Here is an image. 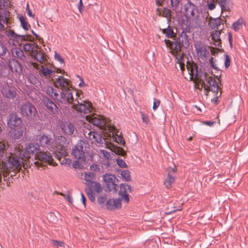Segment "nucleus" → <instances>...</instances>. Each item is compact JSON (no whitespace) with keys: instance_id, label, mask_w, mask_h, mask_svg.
Returning <instances> with one entry per match:
<instances>
[{"instance_id":"55","label":"nucleus","mask_w":248,"mask_h":248,"mask_svg":"<svg viewBox=\"0 0 248 248\" xmlns=\"http://www.w3.org/2000/svg\"><path fill=\"white\" fill-rule=\"evenodd\" d=\"M160 104V101L156 98H154L153 106V110H155L157 109V108L159 107Z\"/></svg>"},{"instance_id":"44","label":"nucleus","mask_w":248,"mask_h":248,"mask_svg":"<svg viewBox=\"0 0 248 248\" xmlns=\"http://www.w3.org/2000/svg\"><path fill=\"white\" fill-rule=\"evenodd\" d=\"M34 59L38 62H42L44 61V56L43 53H39L34 55Z\"/></svg>"},{"instance_id":"59","label":"nucleus","mask_w":248,"mask_h":248,"mask_svg":"<svg viewBox=\"0 0 248 248\" xmlns=\"http://www.w3.org/2000/svg\"><path fill=\"white\" fill-rule=\"evenodd\" d=\"M179 3L180 0H170L171 5L175 8L178 7Z\"/></svg>"},{"instance_id":"30","label":"nucleus","mask_w":248,"mask_h":248,"mask_svg":"<svg viewBox=\"0 0 248 248\" xmlns=\"http://www.w3.org/2000/svg\"><path fill=\"white\" fill-rule=\"evenodd\" d=\"M221 34V32L219 31H213L212 34H211L212 39L216 43H218L217 45L214 44L216 46H218L219 44V42L220 41V36Z\"/></svg>"},{"instance_id":"54","label":"nucleus","mask_w":248,"mask_h":248,"mask_svg":"<svg viewBox=\"0 0 248 248\" xmlns=\"http://www.w3.org/2000/svg\"><path fill=\"white\" fill-rule=\"evenodd\" d=\"M117 165L121 168H125L127 165L125 162L122 159L118 158L116 160Z\"/></svg>"},{"instance_id":"25","label":"nucleus","mask_w":248,"mask_h":248,"mask_svg":"<svg viewBox=\"0 0 248 248\" xmlns=\"http://www.w3.org/2000/svg\"><path fill=\"white\" fill-rule=\"evenodd\" d=\"M61 128L63 132L69 135L73 134L75 130L74 125L69 122H65L62 124Z\"/></svg>"},{"instance_id":"31","label":"nucleus","mask_w":248,"mask_h":248,"mask_svg":"<svg viewBox=\"0 0 248 248\" xmlns=\"http://www.w3.org/2000/svg\"><path fill=\"white\" fill-rule=\"evenodd\" d=\"M93 188L92 187H89L88 188H85L86 193L87 194L88 198L92 202H94L95 201V195L93 192Z\"/></svg>"},{"instance_id":"10","label":"nucleus","mask_w":248,"mask_h":248,"mask_svg":"<svg viewBox=\"0 0 248 248\" xmlns=\"http://www.w3.org/2000/svg\"><path fill=\"white\" fill-rule=\"evenodd\" d=\"M185 15L189 20L195 21L198 17V9L191 1H187L184 5Z\"/></svg>"},{"instance_id":"42","label":"nucleus","mask_w":248,"mask_h":248,"mask_svg":"<svg viewBox=\"0 0 248 248\" xmlns=\"http://www.w3.org/2000/svg\"><path fill=\"white\" fill-rule=\"evenodd\" d=\"M53 73V71L47 67L43 68L42 69V73L44 77H47Z\"/></svg>"},{"instance_id":"1","label":"nucleus","mask_w":248,"mask_h":248,"mask_svg":"<svg viewBox=\"0 0 248 248\" xmlns=\"http://www.w3.org/2000/svg\"><path fill=\"white\" fill-rule=\"evenodd\" d=\"M40 150L38 143L29 142L25 144L22 153L20 151L16 152V154H11L8 161L5 163V166L13 170H19L22 167L25 169L31 167L32 164L29 159L31 155H36Z\"/></svg>"},{"instance_id":"26","label":"nucleus","mask_w":248,"mask_h":248,"mask_svg":"<svg viewBox=\"0 0 248 248\" xmlns=\"http://www.w3.org/2000/svg\"><path fill=\"white\" fill-rule=\"evenodd\" d=\"M92 123L93 125L97 126L102 129L105 126L106 123L105 120L100 117L93 118Z\"/></svg>"},{"instance_id":"43","label":"nucleus","mask_w":248,"mask_h":248,"mask_svg":"<svg viewBox=\"0 0 248 248\" xmlns=\"http://www.w3.org/2000/svg\"><path fill=\"white\" fill-rule=\"evenodd\" d=\"M6 35L9 37H11L17 40L19 37V35L15 33L14 31L10 30L6 32Z\"/></svg>"},{"instance_id":"47","label":"nucleus","mask_w":248,"mask_h":248,"mask_svg":"<svg viewBox=\"0 0 248 248\" xmlns=\"http://www.w3.org/2000/svg\"><path fill=\"white\" fill-rule=\"evenodd\" d=\"M198 68L197 66L193 67L190 71V75L192 78H197L198 76Z\"/></svg>"},{"instance_id":"6","label":"nucleus","mask_w":248,"mask_h":248,"mask_svg":"<svg viewBox=\"0 0 248 248\" xmlns=\"http://www.w3.org/2000/svg\"><path fill=\"white\" fill-rule=\"evenodd\" d=\"M89 149V144L85 140H79L73 147L72 155L75 159L84 161L86 160L85 153L88 152Z\"/></svg>"},{"instance_id":"33","label":"nucleus","mask_w":248,"mask_h":248,"mask_svg":"<svg viewBox=\"0 0 248 248\" xmlns=\"http://www.w3.org/2000/svg\"><path fill=\"white\" fill-rule=\"evenodd\" d=\"M221 19L218 17L213 18L210 21V25L212 29L217 28L221 24Z\"/></svg>"},{"instance_id":"36","label":"nucleus","mask_w":248,"mask_h":248,"mask_svg":"<svg viewBox=\"0 0 248 248\" xmlns=\"http://www.w3.org/2000/svg\"><path fill=\"white\" fill-rule=\"evenodd\" d=\"M121 176L126 181H129L131 180L130 172L128 170H123L121 173Z\"/></svg>"},{"instance_id":"5","label":"nucleus","mask_w":248,"mask_h":248,"mask_svg":"<svg viewBox=\"0 0 248 248\" xmlns=\"http://www.w3.org/2000/svg\"><path fill=\"white\" fill-rule=\"evenodd\" d=\"M21 116L29 121H33L37 114L35 107L30 101H26L18 107Z\"/></svg>"},{"instance_id":"15","label":"nucleus","mask_w":248,"mask_h":248,"mask_svg":"<svg viewBox=\"0 0 248 248\" xmlns=\"http://www.w3.org/2000/svg\"><path fill=\"white\" fill-rule=\"evenodd\" d=\"M42 102L49 112L53 114L59 113V109L57 105L49 97L47 96H43Z\"/></svg>"},{"instance_id":"7","label":"nucleus","mask_w":248,"mask_h":248,"mask_svg":"<svg viewBox=\"0 0 248 248\" xmlns=\"http://www.w3.org/2000/svg\"><path fill=\"white\" fill-rule=\"evenodd\" d=\"M59 101V103L70 105L71 107L78 104V101L74 99L72 90L69 88H64L61 90V97H60Z\"/></svg>"},{"instance_id":"48","label":"nucleus","mask_w":248,"mask_h":248,"mask_svg":"<svg viewBox=\"0 0 248 248\" xmlns=\"http://www.w3.org/2000/svg\"><path fill=\"white\" fill-rule=\"evenodd\" d=\"M7 49L4 45L0 41V56H3L6 52Z\"/></svg>"},{"instance_id":"29","label":"nucleus","mask_w":248,"mask_h":248,"mask_svg":"<svg viewBox=\"0 0 248 248\" xmlns=\"http://www.w3.org/2000/svg\"><path fill=\"white\" fill-rule=\"evenodd\" d=\"M243 23L244 19L242 18H240L232 24V28L235 31H237L240 29L242 28Z\"/></svg>"},{"instance_id":"3","label":"nucleus","mask_w":248,"mask_h":248,"mask_svg":"<svg viewBox=\"0 0 248 248\" xmlns=\"http://www.w3.org/2000/svg\"><path fill=\"white\" fill-rule=\"evenodd\" d=\"M132 192V189L130 186L122 184L120 185V189L119 191V195L120 198H112L108 199L106 202V207L108 210H112L121 207V201L128 203L129 202L128 193Z\"/></svg>"},{"instance_id":"50","label":"nucleus","mask_w":248,"mask_h":248,"mask_svg":"<svg viewBox=\"0 0 248 248\" xmlns=\"http://www.w3.org/2000/svg\"><path fill=\"white\" fill-rule=\"evenodd\" d=\"M7 19L6 17H0V31H2L4 30V25L3 24L5 22H7Z\"/></svg>"},{"instance_id":"49","label":"nucleus","mask_w":248,"mask_h":248,"mask_svg":"<svg viewBox=\"0 0 248 248\" xmlns=\"http://www.w3.org/2000/svg\"><path fill=\"white\" fill-rule=\"evenodd\" d=\"M167 171L168 172V175H173V173H175L176 172V167L175 166L174 167H169L167 169Z\"/></svg>"},{"instance_id":"45","label":"nucleus","mask_w":248,"mask_h":248,"mask_svg":"<svg viewBox=\"0 0 248 248\" xmlns=\"http://www.w3.org/2000/svg\"><path fill=\"white\" fill-rule=\"evenodd\" d=\"M175 60L176 62L179 65L183 64V63H184V60L183 58V55L182 54L175 55Z\"/></svg>"},{"instance_id":"32","label":"nucleus","mask_w":248,"mask_h":248,"mask_svg":"<svg viewBox=\"0 0 248 248\" xmlns=\"http://www.w3.org/2000/svg\"><path fill=\"white\" fill-rule=\"evenodd\" d=\"M175 179V176L174 175H168L167 180L165 181L164 184L166 187L168 188L170 187L171 185L174 183Z\"/></svg>"},{"instance_id":"11","label":"nucleus","mask_w":248,"mask_h":248,"mask_svg":"<svg viewBox=\"0 0 248 248\" xmlns=\"http://www.w3.org/2000/svg\"><path fill=\"white\" fill-rule=\"evenodd\" d=\"M95 177V174L93 172L85 173L84 175L85 184L89 187L93 188L96 192L99 193L102 191V188L99 183L93 181Z\"/></svg>"},{"instance_id":"9","label":"nucleus","mask_w":248,"mask_h":248,"mask_svg":"<svg viewBox=\"0 0 248 248\" xmlns=\"http://www.w3.org/2000/svg\"><path fill=\"white\" fill-rule=\"evenodd\" d=\"M38 141V144L40 147L53 152V146L54 142L55 141V136H52L47 134H43L39 136Z\"/></svg>"},{"instance_id":"39","label":"nucleus","mask_w":248,"mask_h":248,"mask_svg":"<svg viewBox=\"0 0 248 248\" xmlns=\"http://www.w3.org/2000/svg\"><path fill=\"white\" fill-rule=\"evenodd\" d=\"M51 243L52 245L55 246L57 248L59 247L64 248L65 244L62 241H57L55 240H51Z\"/></svg>"},{"instance_id":"4","label":"nucleus","mask_w":248,"mask_h":248,"mask_svg":"<svg viewBox=\"0 0 248 248\" xmlns=\"http://www.w3.org/2000/svg\"><path fill=\"white\" fill-rule=\"evenodd\" d=\"M7 121V124L11 130L12 137L15 139H19L24 133L21 118L16 114L10 113Z\"/></svg>"},{"instance_id":"24","label":"nucleus","mask_w":248,"mask_h":248,"mask_svg":"<svg viewBox=\"0 0 248 248\" xmlns=\"http://www.w3.org/2000/svg\"><path fill=\"white\" fill-rule=\"evenodd\" d=\"M179 44L185 48H187L189 46V43L188 39V36L186 33L182 31L177 39Z\"/></svg>"},{"instance_id":"60","label":"nucleus","mask_w":248,"mask_h":248,"mask_svg":"<svg viewBox=\"0 0 248 248\" xmlns=\"http://www.w3.org/2000/svg\"><path fill=\"white\" fill-rule=\"evenodd\" d=\"M13 178L9 177H7V176L4 175V181L7 184V185L8 186L11 183H13Z\"/></svg>"},{"instance_id":"8","label":"nucleus","mask_w":248,"mask_h":248,"mask_svg":"<svg viewBox=\"0 0 248 248\" xmlns=\"http://www.w3.org/2000/svg\"><path fill=\"white\" fill-rule=\"evenodd\" d=\"M67 143V139L64 137L62 136H55L53 152L54 153L58 152L61 155H64Z\"/></svg>"},{"instance_id":"40","label":"nucleus","mask_w":248,"mask_h":248,"mask_svg":"<svg viewBox=\"0 0 248 248\" xmlns=\"http://www.w3.org/2000/svg\"><path fill=\"white\" fill-rule=\"evenodd\" d=\"M56 90L53 87L51 86H47L46 88V94L49 97V98H51L52 96V95Z\"/></svg>"},{"instance_id":"62","label":"nucleus","mask_w":248,"mask_h":248,"mask_svg":"<svg viewBox=\"0 0 248 248\" xmlns=\"http://www.w3.org/2000/svg\"><path fill=\"white\" fill-rule=\"evenodd\" d=\"M26 9V10L27 11V14H28V15L29 16H30V17H34V15H33L32 14L31 11L30 9L29 5L28 4H27Z\"/></svg>"},{"instance_id":"53","label":"nucleus","mask_w":248,"mask_h":248,"mask_svg":"<svg viewBox=\"0 0 248 248\" xmlns=\"http://www.w3.org/2000/svg\"><path fill=\"white\" fill-rule=\"evenodd\" d=\"M225 62H224V65L226 68H228L230 65L231 63V60L230 58V57L227 54H225Z\"/></svg>"},{"instance_id":"16","label":"nucleus","mask_w":248,"mask_h":248,"mask_svg":"<svg viewBox=\"0 0 248 248\" xmlns=\"http://www.w3.org/2000/svg\"><path fill=\"white\" fill-rule=\"evenodd\" d=\"M204 77L205 80L207 81L206 84L204 81L202 83L205 90H210L216 94H217L218 91V86L217 81L213 79L212 77L206 78V74H205Z\"/></svg>"},{"instance_id":"28","label":"nucleus","mask_w":248,"mask_h":248,"mask_svg":"<svg viewBox=\"0 0 248 248\" xmlns=\"http://www.w3.org/2000/svg\"><path fill=\"white\" fill-rule=\"evenodd\" d=\"M56 80L61 90L64 88H67L66 86L68 85V82L66 79L64 78L62 76H59L56 78Z\"/></svg>"},{"instance_id":"19","label":"nucleus","mask_w":248,"mask_h":248,"mask_svg":"<svg viewBox=\"0 0 248 248\" xmlns=\"http://www.w3.org/2000/svg\"><path fill=\"white\" fill-rule=\"evenodd\" d=\"M8 147V144H6L5 142L0 141V162L3 163V166L7 170H12L7 169L5 166V163H6V162H3V160L6 158V153ZM8 161V160L6 161V162Z\"/></svg>"},{"instance_id":"61","label":"nucleus","mask_w":248,"mask_h":248,"mask_svg":"<svg viewBox=\"0 0 248 248\" xmlns=\"http://www.w3.org/2000/svg\"><path fill=\"white\" fill-rule=\"evenodd\" d=\"M77 77L79 78V79L80 81V82L78 84L79 87L82 88V87H84V86H85L86 84H85V82L84 81L82 78L78 75L77 76Z\"/></svg>"},{"instance_id":"20","label":"nucleus","mask_w":248,"mask_h":248,"mask_svg":"<svg viewBox=\"0 0 248 248\" xmlns=\"http://www.w3.org/2000/svg\"><path fill=\"white\" fill-rule=\"evenodd\" d=\"M12 54L14 58L19 59L22 62H27V57L21 48L18 47L13 48L12 49Z\"/></svg>"},{"instance_id":"2","label":"nucleus","mask_w":248,"mask_h":248,"mask_svg":"<svg viewBox=\"0 0 248 248\" xmlns=\"http://www.w3.org/2000/svg\"><path fill=\"white\" fill-rule=\"evenodd\" d=\"M132 192V189L130 186L122 184L120 185V189L119 191V195L120 198H112L108 199L106 202V207L108 210H112L121 207V201L128 203L129 202L128 193Z\"/></svg>"},{"instance_id":"37","label":"nucleus","mask_w":248,"mask_h":248,"mask_svg":"<svg viewBox=\"0 0 248 248\" xmlns=\"http://www.w3.org/2000/svg\"><path fill=\"white\" fill-rule=\"evenodd\" d=\"M23 48L25 51L31 52L33 51L34 45L31 43H26L23 45Z\"/></svg>"},{"instance_id":"27","label":"nucleus","mask_w":248,"mask_h":248,"mask_svg":"<svg viewBox=\"0 0 248 248\" xmlns=\"http://www.w3.org/2000/svg\"><path fill=\"white\" fill-rule=\"evenodd\" d=\"M218 4L222 11H228L230 10L232 3L230 0H220Z\"/></svg>"},{"instance_id":"12","label":"nucleus","mask_w":248,"mask_h":248,"mask_svg":"<svg viewBox=\"0 0 248 248\" xmlns=\"http://www.w3.org/2000/svg\"><path fill=\"white\" fill-rule=\"evenodd\" d=\"M84 135L87 139L91 141L92 144H94L98 147L103 146L104 139L99 133L92 131H85Z\"/></svg>"},{"instance_id":"34","label":"nucleus","mask_w":248,"mask_h":248,"mask_svg":"<svg viewBox=\"0 0 248 248\" xmlns=\"http://www.w3.org/2000/svg\"><path fill=\"white\" fill-rule=\"evenodd\" d=\"M21 26L25 30H28L30 28V25L26 21V18L23 16H20L19 18Z\"/></svg>"},{"instance_id":"41","label":"nucleus","mask_w":248,"mask_h":248,"mask_svg":"<svg viewBox=\"0 0 248 248\" xmlns=\"http://www.w3.org/2000/svg\"><path fill=\"white\" fill-rule=\"evenodd\" d=\"M209 63L211 67H212L216 70H219V69L217 66V61L214 57H211V58L209 60Z\"/></svg>"},{"instance_id":"64","label":"nucleus","mask_w":248,"mask_h":248,"mask_svg":"<svg viewBox=\"0 0 248 248\" xmlns=\"http://www.w3.org/2000/svg\"><path fill=\"white\" fill-rule=\"evenodd\" d=\"M83 3H82V0H79V2L78 3V10H79V11L80 13H82V7H83Z\"/></svg>"},{"instance_id":"21","label":"nucleus","mask_w":248,"mask_h":248,"mask_svg":"<svg viewBox=\"0 0 248 248\" xmlns=\"http://www.w3.org/2000/svg\"><path fill=\"white\" fill-rule=\"evenodd\" d=\"M72 108L77 109L78 111L84 114H88L92 111V107L89 103H80L76 105L75 106L71 107Z\"/></svg>"},{"instance_id":"58","label":"nucleus","mask_w":248,"mask_h":248,"mask_svg":"<svg viewBox=\"0 0 248 248\" xmlns=\"http://www.w3.org/2000/svg\"><path fill=\"white\" fill-rule=\"evenodd\" d=\"M162 15L163 16L168 18L170 16V12L167 8H164L162 11Z\"/></svg>"},{"instance_id":"51","label":"nucleus","mask_w":248,"mask_h":248,"mask_svg":"<svg viewBox=\"0 0 248 248\" xmlns=\"http://www.w3.org/2000/svg\"><path fill=\"white\" fill-rule=\"evenodd\" d=\"M101 153L103 155V156L107 159L109 160L111 157L110 153L106 150H101Z\"/></svg>"},{"instance_id":"23","label":"nucleus","mask_w":248,"mask_h":248,"mask_svg":"<svg viewBox=\"0 0 248 248\" xmlns=\"http://www.w3.org/2000/svg\"><path fill=\"white\" fill-rule=\"evenodd\" d=\"M164 41L166 45L169 46L171 49L175 51L176 53H178L181 51V45L177 40L174 41H171L170 40L165 39Z\"/></svg>"},{"instance_id":"18","label":"nucleus","mask_w":248,"mask_h":248,"mask_svg":"<svg viewBox=\"0 0 248 248\" xmlns=\"http://www.w3.org/2000/svg\"><path fill=\"white\" fill-rule=\"evenodd\" d=\"M8 67L13 72L20 74L22 71V68L20 63L15 59L10 60L8 64Z\"/></svg>"},{"instance_id":"38","label":"nucleus","mask_w":248,"mask_h":248,"mask_svg":"<svg viewBox=\"0 0 248 248\" xmlns=\"http://www.w3.org/2000/svg\"><path fill=\"white\" fill-rule=\"evenodd\" d=\"M113 139L116 142L120 144V145H124L125 143L123 137L120 135H116L113 136Z\"/></svg>"},{"instance_id":"52","label":"nucleus","mask_w":248,"mask_h":248,"mask_svg":"<svg viewBox=\"0 0 248 248\" xmlns=\"http://www.w3.org/2000/svg\"><path fill=\"white\" fill-rule=\"evenodd\" d=\"M54 57L56 60L59 62L61 64H64V61L63 58L57 52H55Z\"/></svg>"},{"instance_id":"46","label":"nucleus","mask_w":248,"mask_h":248,"mask_svg":"<svg viewBox=\"0 0 248 248\" xmlns=\"http://www.w3.org/2000/svg\"><path fill=\"white\" fill-rule=\"evenodd\" d=\"M60 97H61V93L59 94L57 90L56 89L52 95V96H51L50 98L56 100L58 103H59Z\"/></svg>"},{"instance_id":"56","label":"nucleus","mask_w":248,"mask_h":248,"mask_svg":"<svg viewBox=\"0 0 248 248\" xmlns=\"http://www.w3.org/2000/svg\"><path fill=\"white\" fill-rule=\"evenodd\" d=\"M97 201L100 204H104L107 201L106 195L99 196L97 199Z\"/></svg>"},{"instance_id":"17","label":"nucleus","mask_w":248,"mask_h":248,"mask_svg":"<svg viewBox=\"0 0 248 248\" xmlns=\"http://www.w3.org/2000/svg\"><path fill=\"white\" fill-rule=\"evenodd\" d=\"M1 92L3 96L7 98L14 99L16 96V93L15 89L8 85H3Z\"/></svg>"},{"instance_id":"22","label":"nucleus","mask_w":248,"mask_h":248,"mask_svg":"<svg viewBox=\"0 0 248 248\" xmlns=\"http://www.w3.org/2000/svg\"><path fill=\"white\" fill-rule=\"evenodd\" d=\"M38 157L39 160L50 165L53 161V158L51 153L47 151L40 152L38 155Z\"/></svg>"},{"instance_id":"63","label":"nucleus","mask_w":248,"mask_h":248,"mask_svg":"<svg viewBox=\"0 0 248 248\" xmlns=\"http://www.w3.org/2000/svg\"><path fill=\"white\" fill-rule=\"evenodd\" d=\"M141 117L143 122L145 123L146 124H148L149 122V119L148 117L144 114V113L141 114Z\"/></svg>"},{"instance_id":"14","label":"nucleus","mask_w":248,"mask_h":248,"mask_svg":"<svg viewBox=\"0 0 248 248\" xmlns=\"http://www.w3.org/2000/svg\"><path fill=\"white\" fill-rule=\"evenodd\" d=\"M194 46L197 56L202 60H205L209 53L206 46L201 41H197L194 43Z\"/></svg>"},{"instance_id":"57","label":"nucleus","mask_w":248,"mask_h":248,"mask_svg":"<svg viewBox=\"0 0 248 248\" xmlns=\"http://www.w3.org/2000/svg\"><path fill=\"white\" fill-rule=\"evenodd\" d=\"M207 5L208 6V9L211 11L215 9L216 7V4L213 1L210 2L208 0L207 1Z\"/></svg>"},{"instance_id":"35","label":"nucleus","mask_w":248,"mask_h":248,"mask_svg":"<svg viewBox=\"0 0 248 248\" xmlns=\"http://www.w3.org/2000/svg\"><path fill=\"white\" fill-rule=\"evenodd\" d=\"M163 33L165 34L167 37L169 38H171L173 36V31L172 29L170 28L169 25L166 29L163 30Z\"/></svg>"},{"instance_id":"13","label":"nucleus","mask_w":248,"mask_h":248,"mask_svg":"<svg viewBox=\"0 0 248 248\" xmlns=\"http://www.w3.org/2000/svg\"><path fill=\"white\" fill-rule=\"evenodd\" d=\"M103 179L109 191L116 192L117 185L114 175L106 173L103 175Z\"/></svg>"}]
</instances>
